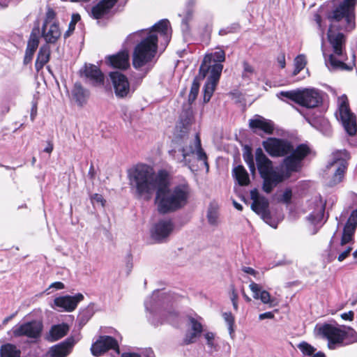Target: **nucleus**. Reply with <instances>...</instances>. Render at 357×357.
Listing matches in <instances>:
<instances>
[{
    "label": "nucleus",
    "mask_w": 357,
    "mask_h": 357,
    "mask_svg": "<svg viewBox=\"0 0 357 357\" xmlns=\"http://www.w3.org/2000/svg\"><path fill=\"white\" fill-rule=\"evenodd\" d=\"M139 38L141 41L135 46L132 55V65L139 69L150 62L155 56L159 41L165 47L171 38V29L167 20H162L149 30H140L128 36L125 43L130 44Z\"/></svg>",
    "instance_id": "f257e3e1"
},
{
    "label": "nucleus",
    "mask_w": 357,
    "mask_h": 357,
    "mask_svg": "<svg viewBox=\"0 0 357 357\" xmlns=\"http://www.w3.org/2000/svg\"><path fill=\"white\" fill-rule=\"evenodd\" d=\"M130 187L137 198L149 201L164 183L162 172L155 174L153 169L146 165H137L128 171Z\"/></svg>",
    "instance_id": "f03ea898"
},
{
    "label": "nucleus",
    "mask_w": 357,
    "mask_h": 357,
    "mask_svg": "<svg viewBox=\"0 0 357 357\" xmlns=\"http://www.w3.org/2000/svg\"><path fill=\"white\" fill-rule=\"evenodd\" d=\"M191 190L186 181L168 187L166 178L155 194V203L160 213L166 214L183 208L188 202Z\"/></svg>",
    "instance_id": "7ed1b4c3"
},
{
    "label": "nucleus",
    "mask_w": 357,
    "mask_h": 357,
    "mask_svg": "<svg viewBox=\"0 0 357 357\" xmlns=\"http://www.w3.org/2000/svg\"><path fill=\"white\" fill-rule=\"evenodd\" d=\"M225 60V53L221 49L206 54L200 65L198 75L194 78L190 89H199L204 81L203 89H215L220 78Z\"/></svg>",
    "instance_id": "20e7f679"
},
{
    "label": "nucleus",
    "mask_w": 357,
    "mask_h": 357,
    "mask_svg": "<svg viewBox=\"0 0 357 357\" xmlns=\"http://www.w3.org/2000/svg\"><path fill=\"white\" fill-rule=\"evenodd\" d=\"M169 153L174 160L188 166L191 170H193L191 158L195 157L197 160L206 168V172H208V156L202 146L199 133H196L194 139L190 141L188 145L172 149Z\"/></svg>",
    "instance_id": "39448f33"
},
{
    "label": "nucleus",
    "mask_w": 357,
    "mask_h": 357,
    "mask_svg": "<svg viewBox=\"0 0 357 357\" xmlns=\"http://www.w3.org/2000/svg\"><path fill=\"white\" fill-rule=\"evenodd\" d=\"M255 160L258 171L263 178V190L270 193L278 184L283 181V175L274 169L273 163L261 148L255 151Z\"/></svg>",
    "instance_id": "423d86ee"
},
{
    "label": "nucleus",
    "mask_w": 357,
    "mask_h": 357,
    "mask_svg": "<svg viewBox=\"0 0 357 357\" xmlns=\"http://www.w3.org/2000/svg\"><path fill=\"white\" fill-rule=\"evenodd\" d=\"M277 97L287 102H295L301 106L313 108L322 102L318 91H281Z\"/></svg>",
    "instance_id": "0eeeda50"
},
{
    "label": "nucleus",
    "mask_w": 357,
    "mask_h": 357,
    "mask_svg": "<svg viewBox=\"0 0 357 357\" xmlns=\"http://www.w3.org/2000/svg\"><path fill=\"white\" fill-rule=\"evenodd\" d=\"M310 149L305 144H300L291 151L282 163L287 174L289 176L292 172L300 171L302 167L303 160L309 154Z\"/></svg>",
    "instance_id": "6e6552de"
},
{
    "label": "nucleus",
    "mask_w": 357,
    "mask_h": 357,
    "mask_svg": "<svg viewBox=\"0 0 357 357\" xmlns=\"http://www.w3.org/2000/svg\"><path fill=\"white\" fill-rule=\"evenodd\" d=\"M315 331L321 337L328 340V349L333 350L343 346V329L330 324L317 325Z\"/></svg>",
    "instance_id": "1a4fd4ad"
},
{
    "label": "nucleus",
    "mask_w": 357,
    "mask_h": 357,
    "mask_svg": "<svg viewBox=\"0 0 357 357\" xmlns=\"http://www.w3.org/2000/svg\"><path fill=\"white\" fill-rule=\"evenodd\" d=\"M199 91H190L188 95L189 105L183 109L180 114L179 121L176 126V138L183 139L190 130V126L194 121V116L190 105L195 100Z\"/></svg>",
    "instance_id": "9d476101"
},
{
    "label": "nucleus",
    "mask_w": 357,
    "mask_h": 357,
    "mask_svg": "<svg viewBox=\"0 0 357 357\" xmlns=\"http://www.w3.org/2000/svg\"><path fill=\"white\" fill-rule=\"evenodd\" d=\"M337 106L340 119L345 131L349 135H354L357 131L356 116L349 109V100L346 95H342L338 98Z\"/></svg>",
    "instance_id": "9b49d317"
},
{
    "label": "nucleus",
    "mask_w": 357,
    "mask_h": 357,
    "mask_svg": "<svg viewBox=\"0 0 357 357\" xmlns=\"http://www.w3.org/2000/svg\"><path fill=\"white\" fill-rule=\"evenodd\" d=\"M56 13L49 8L41 29V35L47 43L54 44L60 38L61 32L56 20Z\"/></svg>",
    "instance_id": "f8f14e48"
},
{
    "label": "nucleus",
    "mask_w": 357,
    "mask_h": 357,
    "mask_svg": "<svg viewBox=\"0 0 357 357\" xmlns=\"http://www.w3.org/2000/svg\"><path fill=\"white\" fill-rule=\"evenodd\" d=\"M250 197L252 200L251 208L264 221L273 228H276L278 222L273 220L271 215L268 207L269 202L268 199L261 196L257 189L250 191Z\"/></svg>",
    "instance_id": "ddd939ff"
},
{
    "label": "nucleus",
    "mask_w": 357,
    "mask_h": 357,
    "mask_svg": "<svg viewBox=\"0 0 357 357\" xmlns=\"http://www.w3.org/2000/svg\"><path fill=\"white\" fill-rule=\"evenodd\" d=\"M43 328V325L40 321L33 320L15 325L11 332L15 337H26L36 340L40 337Z\"/></svg>",
    "instance_id": "4468645a"
},
{
    "label": "nucleus",
    "mask_w": 357,
    "mask_h": 357,
    "mask_svg": "<svg viewBox=\"0 0 357 357\" xmlns=\"http://www.w3.org/2000/svg\"><path fill=\"white\" fill-rule=\"evenodd\" d=\"M266 152L273 157L287 155L293 151V145L288 141L277 138H268L263 142Z\"/></svg>",
    "instance_id": "2eb2a0df"
},
{
    "label": "nucleus",
    "mask_w": 357,
    "mask_h": 357,
    "mask_svg": "<svg viewBox=\"0 0 357 357\" xmlns=\"http://www.w3.org/2000/svg\"><path fill=\"white\" fill-rule=\"evenodd\" d=\"M109 349L119 353V347L117 341L112 337L108 335L100 336V337L92 344L91 353L95 356H100Z\"/></svg>",
    "instance_id": "dca6fc26"
},
{
    "label": "nucleus",
    "mask_w": 357,
    "mask_h": 357,
    "mask_svg": "<svg viewBox=\"0 0 357 357\" xmlns=\"http://www.w3.org/2000/svg\"><path fill=\"white\" fill-rule=\"evenodd\" d=\"M326 207V202L320 197H313L309 202V211H311L307 220L313 225L321 223Z\"/></svg>",
    "instance_id": "f3484780"
},
{
    "label": "nucleus",
    "mask_w": 357,
    "mask_h": 357,
    "mask_svg": "<svg viewBox=\"0 0 357 357\" xmlns=\"http://www.w3.org/2000/svg\"><path fill=\"white\" fill-rule=\"evenodd\" d=\"M174 225L171 220H162L154 225L151 229L152 238L158 243L165 241L173 231Z\"/></svg>",
    "instance_id": "a211bd4d"
},
{
    "label": "nucleus",
    "mask_w": 357,
    "mask_h": 357,
    "mask_svg": "<svg viewBox=\"0 0 357 357\" xmlns=\"http://www.w3.org/2000/svg\"><path fill=\"white\" fill-rule=\"evenodd\" d=\"M169 295L158 290L154 291L153 294L144 301L145 308L151 314H155L160 307H163L169 301Z\"/></svg>",
    "instance_id": "6ab92c4d"
},
{
    "label": "nucleus",
    "mask_w": 357,
    "mask_h": 357,
    "mask_svg": "<svg viewBox=\"0 0 357 357\" xmlns=\"http://www.w3.org/2000/svg\"><path fill=\"white\" fill-rule=\"evenodd\" d=\"M250 282L249 288L252 293V297L255 300H260L264 304L268 305L269 307H274L277 305L275 299L271 297L270 293L263 289L261 284L255 282L248 278Z\"/></svg>",
    "instance_id": "aec40b11"
},
{
    "label": "nucleus",
    "mask_w": 357,
    "mask_h": 357,
    "mask_svg": "<svg viewBox=\"0 0 357 357\" xmlns=\"http://www.w3.org/2000/svg\"><path fill=\"white\" fill-rule=\"evenodd\" d=\"M334 234H335V233ZM334 236L335 235H333L330 241L331 252L333 253V252H335L338 253L337 259L339 261H342L349 255L350 252L353 250L352 244L354 243V236H351V240L344 242L343 238L344 236V232L342 231L340 242L337 245H334Z\"/></svg>",
    "instance_id": "412c9836"
},
{
    "label": "nucleus",
    "mask_w": 357,
    "mask_h": 357,
    "mask_svg": "<svg viewBox=\"0 0 357 357\" xmlns=\"http://www.w3.org/2000/svg\"><path fill=\"white\" fill-rule=\"evenodd\" d=\"M83 75L94 86L104 85L105 76L101 70L93 64L85 65Z\"/></svg>",
    "instance_id": "4be33fe9"
},
{
    "label": "nucleus",
    "mask_w": 357,
    "mask_h": 357,
    "mask_svg": "<svg viewBox=\"0 0 357 357\" xmlns=\"http://www.w3.org/2000/svg\"><path fill=\"white\" fill-rule=\"evenodd\" d=\"M83 298L84 296L79 293L73 296H65L56 298L54 303L56 307L68 312H72L76 308L78 303L82 301Z\"/></svg>",
    "instance_id": "5701e85b"
},
{
    "label": "nucleus",
    "mask_w": 357,
    "mask_h": 357,
    "mask_svg": "<svg viewBox=\"0 0 357 357\" xmlns=\"http://www.w3.org/2000/svg\"><path fill=\"white\" fill-rule=\"evenodd\" d=\"M76 341L73 338H68L66 341L56 344L50 348L48 351L49 357H66L72 351Z\"/></svg>",
    "instance_id": "b1692460"
},
{
    "label": "nucleus",
    "mask_w": 357,
    "mask_h": 357,
    "mask_svg": "<svg viewBox=\"0 0 357 357\" xmlns=\"http://www.w3.org/2000/svg\"><path fill=\"white\" fill-rule=\"evenodd\" d=\"M105 63L115 68L126 69L129 66L128 52L123 50L116 54L107 56Z\"/></svg>",
    "instance_id": "393cba45"
},
{
    "label": "nucleus",
    "mask_w": 357,
    "mask_h": 357,
    "mask_svg": "<svg viewBox=\"0 0 357 357\" xmlns=\"http://www.w3.org/2000/svg\"><path fill=\"white\" fill-rule=\"evenodd\" d=\"M201 319V317H199V319H196L195 317H190L189 318L190 328L192 331L188 333L183 339V342L185 344H189L195 342L197 338L201 335L203 331L202 324L200 321Z\"/></svg>",
    "instance_id": "a878e982"
},
{
    "label": "nucleus",
    "mask_w": 357,
    "mask_h": 357,
    "mask_svg": "<svg viewBox=\"0 0 357 357\" xmlns=\"http://www.w3.org/2000/svg\"><path fill=\"white\" fill-rule=\"evenodd\" d=\"M119 0H101L91 9V15L95 19H100L107 14Z\"/></svg>",
    "instance_id": "bb28decb"
},
{
    "label": "nucleus",
    "mask_w": 357,
    "mask_h": 357,
    "mask_svg": "<svg viewBox=\"0 0 357 357\" xmlns=\"http://www.w3.org/2000/svg\"><path fill=\"white\" fill-rule=\"evenodd\" d=\"M357 228V208L353 210L349 216L347 222L345 223L343 232L344 238L343 241L347 242L348 240L351 239V236H354Z\"/></svg>",
    "instance_id": "cd10ccee"
},
{
    "label": "nucleus",
    "mask_w": 357,
    "mask_h": 357,
    "mask_svg": "<svg viewBox=\"0 0 357 357\" xmlns=\"http://www.w3.org/2000/svg\"><path fill=\"white\" fill-rule=\"evenodd\" d=\"M69 331V326L67 324L62 323L60 324L53 325L48 333H47L45 339L50 342L56 341L64 337Z\"/></svg>",
    "instance_id": "c85d7f7f"
},
{
    "label": "nucleus",
    "mask_w": 357,
    "mask_h": 357,
    "mask_svg": "<svg viewBox=\"0 0 357 357\" xmlns=\"http://www.w3.org/2000/svg\"><path fill=\"white\" fill-rule=\"evenodd\" d=\"M249 125L252 128L260 129L268 134H271L274 130V124L271 120L259 115L256 116L255 119L250 120Z\"/></svg>",
    "instance_id": "c756f323"
},
{
    "label": "nucleus",
    "mask_w": 357,
    "mask_h": 357,
    "mask_svg": "<svg viewBox=\"0 0 357 357\" xmlns=\"http://www.w3.org/2000/svg\"><path fill=\"white\" fill-rule=\"evenodd\" d=\"M71 104L83 107L87 102L89 97L88 91H66Z\"/></svg>",
    "instance_id": "7c9ffc66"
},
{
    "label": "nucleus",
    "mask_w": 357,
    "mask_h": 357,
    "mask_svg": "<svg viewBox=\"0 0 357 357\" xmlns=\"http://www.w3.org/2000/svg\"><path fill=\"white\" fill-rule=\"evenodd\" d=\"M349 158V154L345 149L336 151L332 154V160L327 165L328 168L337 167L344 165L347 167V160Z\"/></svg>",
    "instance_id": "2f4dec72"
},
{
    "label": "nucleus",
    "mask_w": 357,
    "mask_h": 357,
    "mask_svg": "<svg viewBox=\"0 0 357 357\" xmlns=\"http://www.w3.org/2000/svg\"><path fill=\"white\" fill-rule=\"evenodd\" d=\"M39 39L36 34L32 33L27 43V47L24 58V64L29 63L33 58L35 51L38 47Z\"/></svg>",
    "instance_id": "473e14b6"
},
{
    "label": "nucleus",
    "mask_w": 357,
    "mask_h": 357,
    "mask_svg": "<svg viewBox=\"0 0 357 357\" xmlns=\"http://www.w3.org/2000/svg\"><path fill=\"white\" fill-rule=\"evenodd\" d=\"M110 79L114 89H129V82L127 77L119 72H112L109 74Z\"/></svg>",
    "instance_id": "72a5a7b5"
},
{
    "label": "nucleus",
    "mask_w": 357,
    "mask_h": 357,
    "mask_svg": "<svg viewBox=\"0 0 357 357\" xmlns=\"http://www.w3.org/2000/svg\"><path fill=\"white\" fill-rule=\"evenodd\" d=\"M50 56V47L47 45L42 46L39 50L35 63V68L37 71L41 70L43 66L49 61Z\"/></svg>",
    "instance_id": "f704fd0d"
},
{
    "label": "nucleus",
    "mask_w": 357,
    "mask_h": 357,
    "mask_svg": "<svg viewBox=\"0 0 357 357\" xmlns=\"http://www.w3.org/2000/svg\"><path fill=\"white\" fill-rule=\"evenodd\" d=\"M204 337L209 353L213 354L220 349L219 337L214 333L207 331L204 333Z\"/></svg>",
    "instance_id": "c9c22d12"
},
{
    "label": "nucleus",
    "mask_w": 357,
    "mask_h": 357,
    "mask_svg": "<svg viewBox=\"0 0 357 357\" xmlns=\"http://www.w3.org/2000/svg\"><path fill=\"white\" fill-rule=\"evenodd\" d=\"M233 176L240 185H246L250 182L248 174L241 165H238L233 169Z\"/></svg>",
    "instance_id": "e433bc0d"
},
{
    "label": "nucleus",
    "mask_w": 357,
    "mask_h": 357,
    "mask_svg": "<svg viewBox=\"0 0 357 357\" xmlns=\"http://www.w3.org/2000/svg\"><path fill=\"white\" fill-rule=\"evenodd\" d=\"M334 167L335 173L333 174L332 178L327 183V185L330 187H333L342 181L347 169V167H345L344 165H340Z\"/></svg>",
    "instance_id": "4c0bfd02"
},
{
    "label": "nucleus",
    "mask_w": 357,
    "mask_h": 357,
    "mask_svg": "<svg viewBox=\"0 0 357 357\" xmlns=\"http://www.w3.org/2000/svg\"><path fill=\"white\" fill-rule=\"evenodd\" d=\"M0 355L1 357H20V351L15 345L8 343L1 347Z\"/></svg>",
    "instance_id": "58836bf2"
},
{
    "label": "nucleus",
    "mask_w": 357,
    "mask_h": 357,
    "mask_svg": "<svg viewBox=\"0 0 357 357\" xmlns=\"http://www.w3.org/2000/svg\"><path fill=\"white\" fill-rule=\"evenodd\" d=\"M313 126L326 136H330L332 133L331 124L324 118L317 119L313 124Z\"/></svg>",
    "instance_id": "ea45409f"
},
{
    "label": "nucleus",
    "mask_w": 357,
    "mask_h": 357,
    "mask_svg": "<svg viewBox=\"0 0 357 357\" xmlns=\"http://www.w3.org/2000/svg\"><path fill=\"white\" fill-rule=\"evenodd\" d=\"M343 329V346L357 342V333L350 327H342Z\"/></svg>",
    "instance_id": "a19ab883"
},
{
    "label": "nucleus",
    "mask_w": 357,
    "mask_h": 357,
    "mask_svg": "<svg viewBox=\"0 0 357 357\" xmlns=\"http://www.w3.org/2000/svg\"><path fill=\"white\" fill-rule=\"evenodd\" d=\"M243 157L245 162L247 163L250 172L254 173L255 172V165L253 160L252 150L250 146H245L244 147Z\"/></svg>",
    "instance_id": "79ce46f5"
},
{
    "label": "nucleus",
    "mask_w": 357,
    "mask_h": 357,
    "mask_svg": "<svg viewBox=\"0 0 357 357\" xmlns=\"http://www.w3.org/2000/svg\"><path fill=\"white\" fill-rule=\"evenodd\" d=\"M306 58L303 54L297 56L294 59V70L292 73L294 76L298 75L306 66Z\"/></svg>",
    "instance_id": "37998d69"
},
{
    "label": "nucleus",
    "mask_w": 357,
    "mask_h": 357,
    "mask_svg": "<svg viewBox=\"0 0 357 357\" xmlns=\"http://www.w3.org/2000/svg\"><path fill=\"white\" fill-rule=\"evenodd\" d=\"M223 319L228 326L229 333L231 338L234 336V322L235 319L231 312H224L222 314Z\"/></svg>",
    "instance_id": "c03bdc74"
},
{
    "label": "nucleus",
    "mask_w": 357,
    "mask_h": 357,
    "mask_svg": "<svg viewBox=\"0 0 357 357\" xmlns=\"http://www.w3.org/2000/svg\"><path fill=\"white\" fill-rule=\"evenodd\" d=\"M297 347L304 356L312 357V354L316 351V349L309 343L303 341L300 342Z\"/></svg>",
    "instance_id": "a18cd8bd"
},
{
    "label": "nucleus",
    "mask_w": 357,
    "mask_h": 357,
    "mask_svg": "<svg viewBox=\"0 0 357 357\" xmlns=\"http://www.w3.org/2000/svg\"><path fill=\"white\" fill-rule=\"evenodd\" d=\"M207 220L210 225H217L218 223V213L213 207H210L207 212Z\"/></svg>",
    "instance_id": "49530a36"
},
{
    "label": "nucleus",
    "mask_w": 357,
    "mask_h": 357,
    "mask_svg": "<svg viewBox=\"0 0 357 357\" xmlns=\"http://www.w3.org/2000/svg\"><path fill=\"white\" fill-rule=\"evenodd\" d=\"M314 20L316 22L317 28L319 30V36H320V37L321 38L322 43H324V32H325L326 25L323 24L321 17L318 13L314 14Z\"/></svg>",
    "instance_id": "de8ad7c7"
},
{
    "label": "nucleus",
    "mask_w": 357,
    "mask_h": 357,
    "mask_svg": "<svg viewBox=\"0 0 357 357\" xmlns=\"http://www.w3.org/2000/svg\"><path fill=\"white\" fill-rule=\"evenodd\" d=\"M243 70L242 75L244 78H251L254 75H255V68L250 65L248 62L244 61L243 63Z\"/></svg>",
    "instance_id": "09e8293b"
},
{
    "label": "nucleus",
    "mask_w": 357,
    "mask_h": 357,
    "mask_svg": "<svg viewBox=\"0 0 357 357\" xmlns=\"http://www.w3.org/2000/svg\"><path fill=\"white\" fill-rule=\"evenodd\" d=\"M39 93L36 92L33 95V100L32 101V107L31 109V115L30 118L32 121L35 120V118L37 115V105H38V98Z\"/></svg>",
    "instance_id": "8fccbe9b"
},
{
    "label": "nucleus",
    "mask_w": 357,
    "mask_h": 357,
    "mask_svg": "<svg viewBox=\"0 0 357 357\" xmlns=\"http://www.w3.org/2000/svg\"><path fill=\"white\" fill-rule=\"evenodd\" d=\"M242 271L245 273L252 275L257 280H259L261 279V274L251 267L243 266L242 268Z\"/></svg>",
    "instance_id": "3c124183"
},
{
    "label": "nucleus",
    "mask_w": 357,
    "mask_h": 357,
    "mask_svg": "<svg viewBox=\"0 0 357 357\" xmlns=\"http://www.w3.org/2000/svg\"><path fill=\"white\" fill-rule=\"evenodd\" d=\"M91 316L88 314L87 311L82 312L78 315L77 321L80 326H83L90 319Z\"/></svg>",
    "instance_id": "603ef678"
},
{
    "label": "nucleus",
    "mask_w": 357,
    "mask_h": 357,
    "mask_svg": "<svg viewBox=\"0 0 357 357\" xmlns=\"http://www.w3.org/2000/svg\"><path fill=\"white\" fill-rule=\"evenodd\" d=\"M292 197V192L291 190L289 188H287L283 194L281 196L280 201L285 203L289 204L291 202Z\"/></svg>",
    "instance_id": "864d4df0"
},
{
    "label": "nucleus",
    "mask_w": 357,
    "mask_h": 357,
    "mask_svg": "<svg viewBox=\"0 0 357 357\" xmlns=\"http://www.w3.org/2000/svg\"><path fill=\"white\" fill-rule=\"evenodd\" d=\"M93 204H98L103 206L105 204V200L101 195L94 194L91 197Z\"/></svg>",
    "instance_id": "5fc2aeb1"
},
{
    "label": "nucleus",
    "mask_w": 357,
    "mask_h": 357,
    "mask_svg": "<svg viewBox=\"0 0 357 357\" xmlns=\"http://www.w3.org/2000/svg\"><path fill=\"white\" fill-rule=\"evenodd\" d=\"M131 91H114L115 96L117 98H126L131 96Z\"/></svg>",
    "instance_id": "6e6d98bb"
},
{
    "label": "nucleus",
    "mask_w": 357,
    "mask_h": 357,
    "mask_svg": "<svg viewBox=\"0 0 357 357\" xmlns=\"http://www.w3.org/2000/svg\"><path fill=\"white\" fill-rule=\"evenodd\" d=\"M177 317H178L177 313H176L174 312H169L168 316L165 318V321L167 322H169V323L173 324L176 321ZM164 321H165V320H164ZM162 322H163V321L161 323H162Z\"/></svg>",
    "instance_id": "4d7b16f0"
},
{
    "label": "nucleus",
    "mask_w": 357,
    "mask_h": 357,
    "mask_svg": "<svg viewBox=\"0 0 357 357\" xmlns=\"http://www.w3.org/2000/svg\"><path fill=\"white\" fill-rule=\"evenodd\" d=\"M341 317L344 320L352 321L354 317V313L353 311H349L347 312L342 313Z\"/></svg>",
    "instance_id": "13d9d810"
},
{
    "label": "nucleus",
    "mask_w": 357,
    "mask_h": 357,
    "mask_svg": "<svg viewBox=\"0 0 357 357\" xmlns=\"http://www.w3.org/2000/svg\"><path fill=\"white\" fill-rule=\"evenodd\" d=\"M191 16H192V13L188 12L187 16L185 18H183L182 20L183 29L185 31H187L188 29V21L190 19Z\"/></svg>",
    "instance_id": "bf43d9fd"
},
{
    "label": "nucleus",
    "mask_w": 357,
    "mask_h": 357,
    "mask_svg": "<svg viewBox=\"0 0 357 357\" xmlns=\"http://www.w3.org/2000/svg\"><path fill=\"white\" fill-rule=\"evenodd\" d=\"M274 318V314L271 312H266L262 314H260L259 315V319L260 320H264L265 319H273Z\"/></svg>",
    "instance_id": "052dcab7"
},
{
    "label": "nucleus",
    "mask_w": 357,
    "mask_h": 357,
    "mask_svg": "<svg viewBox=\"0 0 357 357\" xmlns=\"http://www.w3.org/2000/svg\"><path fill=\"white\" fill-rule=\"evenodd\" d=\"M348 214V210L344 209L340 214V217H336V220H337V227H340V225L341 224V222L343 221Z\"/></svg>",
    "instance_id": "680f3d73"
},
{
    "label": "nucleus",
    "mask_w": 357,
    "mask_h": 357,
    "mask_svg": "<svg viewBox=\"0 0 357 357\" xmlns=\"http://www.w3.org/2000/svg\"><path fill=\"white\" fill-rule=\"evenodd\" d=\"M238 296L234 286L231 287L230 299L231 301H238Z\"/></svg>",
    "instance_id": "e2e57ef3"
},
{
    "label": "nucleus",
    "mask_w": 357,
    "mask_h": 357,
    "mask_svg": "<svg viewBox=\"0 0 357 357\" xmlns=\"http://www.w3.org/2000/svg\"><path fill=\"white\" fill-rule=\"evenodd\" d=\"M172 75H168L165 77H164V79L161 82V86L162 88H169L170 87V85L168 84L169 81L171 79Z\"/></svg>",
    "instance_id": "0e129e2a"
},
{
    "label": "nucleus",
    "mask_w": 357,
    "mask_h": 357,
    "mask_svg": "<svg viewBox=\"0 0 357 357\" xmlns=\"http://www.w3.org/2000/svg\"><path fill=\"white\" fill-rule=\"evenodd\" d=\"M75 25L74 24L73 22H70L69 24V26H68V29L66 31V33H64V38H68V36H70V35L73 32V31L75 30Z\"/></svg>",
    "instance_id": "69168bd1"
},
{
    "label": "nucleus",
    "mask_w": 357,
    "mask_h": 357,
    "mask_svg": "<svg viewBox=\"0 0 357 357\" xmlns=\"http://www.w3.org/2000/svg\"><path fill=\"white\" fill-rule=\"evenodd\" d=\"M213 91H204V102H208L213 96Z\"/></svg>",
    "instance_id": "338daca9"
},
{
    "label": "nucleus",
    "mask_w": 357,
    "mask_h": 357,
    "mask_svg": "<svg viewBox=\"0 0 357 357\" xmlns=\"http://www.w3.org/2000/svg\"><path fill=\"white\" fill-rule=\"evenodd\" d=\"M50 288H55L56 289H62L64 288V284L61 282H53L50 286Z\"/></svg>",
    "instance_id": "774afa93"
}]
</instances>
